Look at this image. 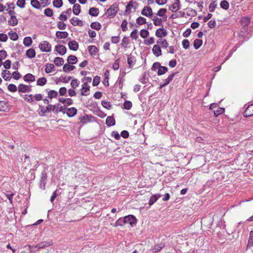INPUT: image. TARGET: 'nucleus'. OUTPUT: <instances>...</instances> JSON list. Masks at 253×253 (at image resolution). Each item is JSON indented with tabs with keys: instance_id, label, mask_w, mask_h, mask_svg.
Returning <instances> with one entry per match:
<instances>
[{
	"instance_id": "nucleus-1",
	"label": "nucleus",
	"mask_w": 253,
	"mask_h": 253,
	"mask_svg": "<svg viewBox=\"0 0 253 253\" xmlns=\"http://www.w3.org/2000/svg\"><path fill=\"white\" fill-rule=\"evenodd\" d=\"M118 10V4L115 2L112 4L107 10L106 14L107 15L108 18L111 19L115 17Z\"/></svg>"
},
{
	"instance_id": "nucleus-2",
	"label": "nucleus",
	"mask_w": 253,
	"mask_h": 253,
	"mask_svg": "<svg viewBox=\"0 0 253 253\" xmlns=\"http://www.w3.org/2000/svg\"><path fill=\"white\" fill-rule=\"evenodd\" d=\"M39 47L42 52H49L51 50V45L46 41H44L41 42L39 44Z\"/></svg>"
},
{
	"instance_id": "nucleus-3",
	"label": "nucleus",
	"mask_w": 253,
	"mask_h": 253,
	"mask_svg": "<svg viewBox=\"0 0 253 253\" xmlns=\"http://www.w3.org/2000/svg\"><path fill=\"white\" fill-rule=\"evenodd\" d=\"M123 222L125 224H128L133 226L136 223V219L133 215H128L124 217Z\"/></svg>"
},
{
	"instance_id": "nucleus-4",
	"label": "nucleus",
	"mask_w": 253,
	"mask_h": 253,
	"mask_svg": "<svg viewBox=\"0 0 253 253\" xmlns=\"http://www.w3.org/2000/svg\"><path fill=\"white\" fill-rule=\"evenodd\" d=\"M141 14L146 17H152L153 15L152 9L150 6H145L141 10Z\"/></svg>"
},
{
	"instance_id": "nucleus-5",
	"label": "nucleus",
	"mask_w": 253,
	"mask_h": 253,
	"mask_svg": "<svg viewBox=\"0 0 253 253\" xmlns=\"http://www.w3.org/2000/svg\"><path fill=\"white\" fill-rule=\"evenodd\" d=\"M152 52L156 57H159L162 55V51L161 46L159 44H155L152 48Z\"/></svg>"
},
{
	"instance_id": "nucleus-6",
	"label": "nucleus",
	"mask_w": 253,
	"mask_h": 253,
	"mask_svg": "<svg viewBox=\"0 0 253 253\" xmlns=\"http://www.w3.org/2000/svg\"><path fill=\"white\" fill-rule=\"evenodd\" d=\"M169 9L172 12H176L180 9V1L179 0H175L173 4L169 7Z\"/></svg>"
},
{
	"instance_id": "nucleus-7",
	"label": "nucleus",
	"mask_w": 253,
	"mask_h": 253,
	"mask_svg": "<svg viewBox=\"0 0 253 253\" xmlns=\"http://www.w3.org/2000/svg\"><path fill=\"white\" fill-rule=\"evenodd\" d=\"M10 110L8 103L4 101H0V111L7 112Z\"/></svg>"
},
{
	"instance_id": "nucleus-8",
	"label": "nucleus",
	"mask_w": 253,
	"mask_h": 253,
	"mask_svg": "<svg viewBox=\"0 0 253 253\" xmlns=\"http://www.w3.org/2000/svg\"><path fill=\"white\" fill-rule=\"evenodd\" d=\"M253 115V103L249 105L245 112H244V116L249 117Z\"/></svg>"
},
{
	"instance_id": "nucleus-9",
	"label": "nucleus",
	"mask_w": 253,
	"mask_h": 253,
	"mask_svg": "<svg viewBox=\"0 0 253 253\" xmlns=\"http://www.w3.org/2000/svg\"><path fill=\"white\" fill-rule=\"evenodd\" d=\"M155 35L158 38L165 37L167 35V32L163 28H159L156 31Z\"/></svg>"
},
{
	"instance_id": "nucleus-10",
	"label": "nucleus",
	"mask_w": 253,
	"mask_h": 253,
	"mask_svg": "<svg viewBox=\"0 0 253 253\" xmlns=\"http://www.w3.org/2000/svg\"><path fill=\"white\" fill-rule=\"evenodd\" d=\"M136 60L135 57L132 56L131 54L128 55L127 58V64L130 68H132L136 63Z\"/></svg>"
},
{
	"instance_id": "nucleus-11",
	"label": "nucleus",
	"mask_w": 253,
	"mask_h": 253,
	"mask_svg": "<svg viewBox=\"0 0 253 253\" xmlns=\"http://www.w3.org/2000/svg\"><path fill=\"white\" fill-rule=\"evenodd\" d=\"M55 48V50L61 55L65 54L67 51L66 47L63 45H56Z\"/></svg>"
},
{
	"instance_id": "nucleus-12",
	"label": "nucleus",
	"mask_w": 253,
	"mask_h": 253,
	"mask_svg": "<svg viewBox=\"0 0 253 253\" xmlns=\"http://www.w3.org/2000/svg\"><path fill=\"white\" fill-rule=\"evenodd\" d=\"M31 91L29 86L23 84H20L18 85V91L20 92H26Z\"/></svg>"
},
{
	"instance_id": "nucleus-13",
	"label": "nucleus",
	"mask_w": 253,
	"mask_h": 253,
	"mask_svg": "<svg viewBox=\"0 0 253 253\" xmlns=\"http://www.w3.org/2000/svg\"><path fill=\"white\" fill-rule=\"evenodd\" d=\"M77 113V110L75 107H71L67 109L66 114L68 117L71 118L75 116Z\"/></svg>"
},
{
	"instance_id": "nucleus-14",
	"label": "nucleus",
	"mask_w": 253,
	"mask_h": 253,
	"mask_svg": "<svg viewBox=\"0 0 253 253\" xmlns=\"http://www.w3.org/2000/svg\"><path fill=\"white\" fill-rule=\"evenodd\" d=\"M70 22L73 26H83V22L77 17H74L70 19Z\"/></svg>"
},
{
	"instance_id": "nucleus-15",
	"label": "nucleus",
	"mask_w": 253,
	"mask_h": 253,
	"mask_svg": "<svg viewBox=\"0 0 253 253\" xmlns=\"http://www.w3.org/2000/svg\"><path fill=\"white\" fill-rule=\"evenodd\" d=\"M68 45L70 49L72 50L76 51L79 48V44L75 41L69 42L68 43Z\"/></svg>"
},
{
	"instance_id": "nucleus-16",
	"label": "nucleus",
	"mask_w": 253,
	"mask_h": 253,
	"mask_svg": "<svg viewBox=\"0 0 253 253\" xmlns=\"http://www.w3.org/2000/svg\"><path fill=\"white\" fill-rule=\"evenodd\" d=\"M1 76L3 79L5 81H10L12 78L10 71L6 70L2 72Z\"/></svg>"
},
{
	"instance_id": "nucleus-17",
	"label": "nucleus",
	"mask_w": 253,
	"mask_h": 253,
	"mask_svg": "<svg viewBox=\"0 0 253 253\" xmlns=\"http://www.w3.org/2000/svg\"><path fill=\"white\" fill-rule=\"evenodd\" d=\"M55 71V67L53 64L47 63L45 65V72L46 73H50Z\"/></svg>"
},
{
	"instance_id": "nucleus-18",
	"label": "nucleus",
	"mask_w": 253,
	"mask_h": 253,
	"mask_svg": "<svg viewBox=\"0 0 253 253\" xmlns=\"http://www.w3.org/2000/svg\"><path fill=\"white\" fill-rule=\"evenodd\" d=\"M167 12V10L166 8H160L157 13V16H159L161 17H163L164 19H166L167 18L166 13Z\"/></svg>"
},
{
	"instance_id": "nucleus-19",
	"label": "nucleus",
	"mask_w": 253,
	"mask_h": 253,
	"mask_svg": "<svg viewBox=\"0 0 253 253\" xmlns=\"http://www.w3.org/2000/svg\"><path fill=\"white\" fill-rule=\"evenodd\" d=\"M160 197L161 195L160 194H155L150 197L149 201V206H152L154 204Z\"/></svg>"
},
{
	"instance_id": "nucleus-20",
	"label": "nucleus",
	"mask_w": 253,
	"mask_h": 253,
	"mask_svg": "<svg viewBox=\"0 0 253 253\" xmlns=\"http://www.w3.org/2000/svg\"><path fill=\"white\" fill-rule=\"evenodd\" d=\"M251 22V18L249 17H244L241 20V25L243 27H246Z\"/></svg>"
},
{
	"instance_id": "nucleus-21",
	"label": "nucleus",
	"mask_w": 253,
	"mask_h": 253,
	"mask_svg": "<svg viewBox=\"0 0 253 253\" xmlns=\"http://www.w3.org/2000/svg\"><path fill=\"white\" fill-rule=\"evenodd\" d=\"M106 124L108 126H111L115 125V120L113 117L109 116L106 118Z\"/></svg>"
},
{
	"instance_id": "nucleus-22",
	"label": "nucleus",
	"mask_w": 253,
	"mask_h": 253,
	"mask_svg": "<svg viewBox=\"0 0 253 253\" xmlns=\"http://www.w3.org/2000/svg\"><path fill=\"white\" fill-rule=\"evenodd\" d=\"M157 43L159 44L164 48H167L169 46V43L166 39H160L157 41Z\"/></svg>"
},
{
	"instance_id": "nucleus-23",
	"label": "nucleus",
	"mask_w": 253,
	"mask_h": 253,
	"mask_svg": "<svg viewBox=\"0 0 253 253\" xmlns=\"http://www.w3.org/2000/svg\"><path fill=\"white\" fill-rule=\"evenodd\" d=\"M88 52L92 55H95L98 52V49L95 45H90L88 47Z\"/></svg>"
},
{
	"instance_id": "nucleus-24",
	"label": "nucleus",
	"mask_w": 253,
	"mask_h": 253,
	"mask_svg": "<svg viewBox=\"0 0 253 253\" xmlns=\"http://www.w3.org/2000/svg\"><path fill=\"white\" fill-rule=\"evenodd\" d=\"M24 80L26 82H33L35 81V77L31 74H27L24 77Z\"/></svg>"
},
{
	"instance_id": "nucleus-25",
	"label": "nucleus",
	"mask_w": 253,
	"mask_h": 253,
	"mask_svg": "<svg viewBox=\"0 0 253 253\" xmlns=\"http://www.w3.org/2000/svg\"><path fill=\"white\" fill-rule=\"evenodd\" d=\"M152 20L153 21L154 25L158 26L162 25L163 20L161 18H158L156 16L152 17Z\"/></svg>"
},
{
	"instance_id": "nucleus-26",
	"label": "nucleus",
	"mask_w": 253,
	"mask_h": 253,
	"mask_svg": "<svg viewBox=\"0 0 253 253\" xmlns=\"http://www.w3.org/2000/svg\"><path fill=\"white\" fill-rule=\"evenodd\" d=\"M24 99L25 101L29 103L30 104H34L33 95L32 94H25L24 96Z\"/></svg>"
},
{
	"instance_id": "nucleus-27",
	"label": "nucleus",
	"mask_w": 253,
	"mask_h": 253,
	"mask_svg": "<svg viewBox=\"0 0 253 253\" xmlns=\"http://www.w3.org/2000/svg\"><path fill=\"white\" fill-rule=\"evenodd\" d=\"M53 62L55 65L57 66H61L63 65L64 61L62 58L57 57L54 58Z\"/></svg>"
},
{
	"instance_id": "nucleus-28",
	"label": "nucleus",
	"mask_w": 253,
	"mask_h": 253,
	"mask_svg": "<svg viewBox=\"0 0 253 253\" xmlns=\"http://www.w3.org/2000/svg\"><path fill=\"white\" fill-rule=\"evenodd\" d=\"M78 59L74 55H70L67 58V62L69 64H75L77 62Z\"/></svg>"
},
{
	"instance_id": "nucleus-29",
	"label": "nucleus",
	"mask_w": 253,
	"mask_h": 253,
	"mask_svg": "<svg viewBox=\"0 0 253 253\" xmlns=\"http://www.w3.org/2000/svg\"><path fill=\"white\" fill-rule=\"evenodd\" d=\"M26 54L30 58H34L36 56V51L33 48H30L26 51Z\"/></svg>"
},
{
	"instance_id": "nucleus-30",
	"label": "nucleus",
	"mask_w": 253,
	"mask_h": 253,
	"mask_svg": "<svg viewBox=\"0 0 253 253\" xmlns=\"http://www.w3.org/2000/svg\"><path fill=\"white\" fill-rule=\"evenodd\" d=\"M88 13L92 16H97L99 14V9L96 7H91L89 9Z\"/></svg>"
},
{
	"instance_id": "nucleus-31",
	"label": "nucleus",
	"mask_w": 253,
	"mask_h": 253,
	"mask_svg": "<svg viewBox=\"0 0 253 253\" xmlns=\"http://www.w3.org/2000/svg\"><path fill=\"white\" fill-rule=\"evenodd\" d=\"M68 34L67 32L57 31L56 33V36L59 39H65L68 37Z\"/></svg>"
},
{
	"instance_id": "nucleus-32",
	"label": "nucleus",
	"mask_w": 253,
	"mask_h": 253,
	"mask_svg": "<svg viewBox=\"0 0 253 253\" xmlns=\"http://www.w3.org/2000/svg\"><path fill=\"white\" fill-rule=\"evenodd\" d=\"M73 12L76 15H78L80 14L81 12V6L79 4H74L73 7Z\"/></svg>"
},
{
	"instance_id": "nucleus-33",
	"label": "nucleus",
	"mask_w": 253,
	"mask_h": 253,
	"mask_svg": "<svg viewBox=\"0 0 253 253\" xmlns=\"http://www.w3.org/2000/svg\"><path fill=\"white\" fill-rule=\"evenodd\" d=\"M75 68V67L73 65H71L69 64H65L63 67V71L65 72L73 71Z\"/></svg>"
},
{
	"instance_id": "nucleus-34",
	"label": "nucleus",
	"mask_w": 253,
	"mask_h": 253,
	"mask_svg": "<svg viewBox=\"0 0 253 253\" xmlns=\"http://www.w3.org/2000/svg\"><path fill=\"white\" fill-rule=\"evenodd\" d=\"M253 246V231H251L250 233L247 248H251Z\"/></svg>"
},
{
	"instance_id": "nucleus-35",
	"label": "nucleus",
	"mask_w": 253,
	"mask_h": 253,
	"mask_svg": "<svg viewBox=\"0 0 253 253\" xmlns=\"http://www.w3.org/2000/svg\"><path fill=\"white\" fill-rule=\"evenodd\" d=\"M168 69L165 66L160 65L158 68V75L159 76L162 75L168 72Z\"/></svg>"
},
{
	"instance_id": "nucleus-36",
	"label": "nucleus",
	"mask_w": 253,
	"mask_h": 253,
	"mask_svg": "<svg viewBox=\"0 0 253 253\" xmlns=\"http://www.w3.org/2000/svg\"><path fill=\"white\" fill-rule=\"evenodd\" d=\"M129 43V40L128 38L127 37H124L122 40L121 45L124 48H126Z\"/></svg>"
},
{
	"instance_id": "nucleus-37",
	"label": "nucleus",
	"mask_w": 253,
	"mask_h": 253,
	"mask_svg": "<svg viewBox=\"0 0 253 253\" xmlns=\"http://www.w3.org/2000/svg\"><path fill=\"white\" fill-rule=\"evenodd\" d=\"M109 72L108 70H106L104 73V80L103 82V84L106 86H108L109 85Z\"/></svg>"
},
{
	"instance_id": "nucleus-38",
	"label": "nucleus",
	"mask_w": 253,
	"mask_h": 253,
	"mask_svg": "<svg viewBox=\"0 0 253 253\" xmlns=\"http://www.w3.org/2000/svg\"><path fill=\"white\" fill-rule=\"evenodd\" d=\"M90 87H82L81 89V94L83 96H87L90 93Z\"/></svg>"
},
{
	"instance_id": "nucleus-39",
	"label": "nucleus",
	"mask_w": 253,
	"mask_h": 253,
	"mask_svg": "<svg viewBox=\"0 0 253 253\" xmlns=\"http://www.w3.org/2000/svg\"><path fill=\"white\" fill-rule=\"evenodd\" d=\"M32 38L30 37L24 38L23 40V44L26 46H30L32 44Z\"/></svg>"
},
{
	"instance_id": "nucleus-40",
	"label": "nucleus",
	"mask_w": 253,
	"mask_h": 253,
	"mask_svg": "<svg viewBox=\"0 0 253 253\" xmlns=\"http://www.w3.org/2000/svg\"><path fill=\"white\" fill-rule=\"evenodd\" d=\"M203 44V41L200 39H196L194 42V47L196 49H199Z\"/></svg>"
},
{
	"instance_id": "nucleus-41",
	"label": "nucleus",
	"mask_w": 253,
	"mask_h": 253,
	"mask_svg": "<svg viewBox=\"0 0 253 253\" xmlns=\"http://www.w3.org/2000/svg\"><path fill=\"white\" fill-rule=\"evenodd\" d=\"M225 109L224 108L217 107L216 109L214 110V115L215 116L217 117L220 114H222L224 112Z\"/></svg>"
},
{
	"instance_id": "nucleus-42",
	"label": "nucleus",
	"mask_w": 253,
	"mask_h": 253,
	"mask_svg": "<svg viewBox=\"0 0 253 253\" xmlns=\"http://www.w3.org/2000/svg\"><path fill=\"white\" fill-rule=\"evenodd\" d=\"M8 35L10 40L12 41H16L18 38V35L15 32L10 31L8 33Z\"/></svg>"
},
{
	"instance_id": "nucleus-43",
	"label": "nucleus",
	"mask_w": 253,
	"mask_h": 253,
	"mask_svg": "<svg viewBox=\"0 0 253 253\" xmlns=\"http://www.w3.org/2000/svg\"><path fill=\"white\" fill-rule=\"evenodd\" d=\"M47 83V80L45 78L42 77L39 79L37 81V84L40 86H43Z\"/></svg>"
},
{
	"instance_id": "nucleus-44",
	"label": "nucleus",
	"mask_w": 253,
	"mask_h": 253,
	"mask_svg": "<svg viewBox=\"0 0 253 253\" xmlns=\"http://www.w3.org/2000/svg\"><path fill=\"white\" fill-rule=\"evenodd\" d=\"M48 113L46 110V107H44L42 105H40V111L39 114L41 116H43L46 113Z\"/></svg>"
},
{
	"instance_id": "nucleus-45",
	"label": "nucleus",
	"mask_w": 253,
	"mask_h": 253,
	"mask_svg": "<svg viewBox=\"0 0 253 253\" xmlns=\"http://www.w3.org/2000/svg\"><path fill=\"white\" fill-rule=\"evenodd\" d=\"M31 4L33 7L36 9H39L41 7V3L38 0H31Z\"/></svg>"
},
{
	"instance_id": "nucleus-46",
	"label": "nucleus",
	"mask_w": 253,
	"mask_h": 253,
	"mask_svg": "<svg viewBox=\"0 0 253 253\" xmlns=\"http://www.w3.org/2000/svg\"><path fill=\"white\" fill-rule=\"evenodd\" d=\"M9 24L11 26H15L18 24V20L16 16H11L10 20L8 21Z\"/></svg>"
},
{
	"instance_id": "nucleus-47",
	"label": "nucleus",
	"mask_w": 253,
	"mask_h": 253,
	"mask_svg": "<svg viewBox=\"0 0 253 253\" xmlns=\"http://www.w3.org/2000/svg\"><path fill=\"white\" fill-rule=\"evenodd\" d=\"M136 23L139 25H141L146 23V19L143 17L140 16L136 20Z\"/></svg>"
},
{
	"instance_id": "nucleus-48",
	"label": "nucleus",
	"mask_w": 253,
	"mask_h": 253,
	"mask_svg": "<svg viewBox=\"0 0 253 253\" xmlns=\"http://www.w3.org/2000/svg\"><path fill=\"white\" fill-rule=\"evenodd\" d=\"M47 95L48 98L52 99L53 98L56 97L57 96L58 93L55 90H51L48 92Z\"/></svg>"
},
{
	"instance_id": "nucleus-49",
	"label": "nucleus",
	"mask_w": 253,
	"mask_h": 253,
	"mask_svg": "<svg viewBox=\"0 0 253 253\" xmlns=\"http://www.w3.org/2000/svg\"><path fill=\"white\" fill-rule=\"evenodd\" d=\"M90 27L93 29L99 30L101 29V25L100 23L98 22H94L91 23Z\"/></svg>"
},
{
	"instance_id": "nucleus-50",
	"label": "nucleus",
	"mask_w": 253,
	"mask_h": 253,
	"mask_svg": "<svg viewBox=\"0 0 253 253\" xmlns=\"http://www.w3.org/2000/svg\"><path fill=\"white\" fill-rule=\"evenodd\" d=\"M220 5L224 9L227 10L229 7V2L225 0H222L220 2Z\"/></svg>"
},
{
	"instance_id": "nucleus-51",
	"label": "nucleus",
	"mask_w": 253,
	"mask_h": 253,
	"mask_svg": "<svg viewBox=\"0 0 253 253\" xmlns=\"http://www.w3.org/2000/svg\"><path fill=\"white\" fill-rule=\"evenodd\" d=\"M133 7V2L130 1L126 6L125 9V13H129L131 11V8Z\"/></svg>"
},
{
	"instance_id": "nucleus-52",
	"label": "nucleus",
	"mask_w": 253,
	"mask_h": 253,
	"mask_svg": "<svg viewBox=\"0 0 253 253\" xmlns=\"http://www.w3.org/2000/svg\"><path fill=\"white\" fill-rule=\"evenodd\" d=\"M149 31L145 29H142L140 32V35L143 39L146 38L149 36Z\"/></svg>"
},
{
	"instance_id": "nucleus-53",
	"label": "nucleus",
	"mask_w": 253,
	"mask_h": 253,
	"mask_svg": "<svg viewBox=\"0 0 253 253\" xmlns=\"http://www.w3.org/2000/svg\"><path fill=\"white\" fill-rule=\"evenodd\" d=\"M176 74V73H173L170 74L168 77L165 80V83L167 84H169L173 79L174 77Z\"/></svg>"
},
{
	"instance_id": "nucleus-54",
	"label": "nucleus",
	"mask_w": 253,
	"mask_h": 253,
	"mask_svg": "<svg viewBox=\"0 0 253 253\" xmlns=\"http://www.w3.org/2000/svg\"><path fill=\"white\" fill-rule=\"evenodd\" d=\"M53 5L54 7L60 8L63 5V1L62 0H54Z\"/></svg>"
},
{
	"instance_id": "nucleus-55",
	"label": "nucleus",
	"mask_w": 253,
	"mask_h": 253,
	"mask_svg": "<svg viewBox=\"0 0 253 253\" xmlns=\"http://www.w3.org/2000/svg\"><path fill=\"white\" fill-rule=\"evenodd\" d=\"M138 31L136 29H135L130 34V37L131 39L136 40L138 38Z\"/></svg>"
},
{
	"instance_id": "nucleus-56",
	"label": "nucleus",
	"mask_w": 253,
	"mask_h": 253,
	"mask_svg": "<svg viewBox=\"0 0 253 253\" xmlns=\"http://www.w3.org/2000/svg\"><path fill=\"white\" fill-rule=\"evenodd\" d=\"M121 28L123 32H126L127 30V22L126 20H123L121 24Z\"/></svg>"
},
{
	"instance_id": "nucleus-57",
	"label": "nucleus",
	"mask_w": 253,
	"mask_h": 253,
	"mask_svg": "<svg viewBox=\"0 0 253 253\" xmlns=\"http://www.w3.org/2000/svg\"><path fill=\"white\" fill-rule=\"evenodd\" d=\"M80 84L79 81L77 79H74L71 83V86L73 88H76L79 86Z\"/></svg>"
},
{
	"instance_id": "nucleus-58",
	"label": "nucleus",
	"mask_w": 253,
	"mask_h": 253,
	"mask_svg": "<svg viewBox=\"0 0 253 253\" xmlns=\"http://www.w3.org/2000/svg\"><path fill=\"white\" fill-rule=\"evenodd\" d=\"M217 6V4L216 3L215 1H212L209 6V10L211 12H212L214 11L215 8H216Z\"/></svg>"
},
{
	"instance_id": "nucleus-59",
	"label": "nucleus",
	"mask_w": 253,
	"mask_h": 253,
	"mask_svg": "<svg viewBox=\"0 0 253 253\" xmlns=\"http://www.w3.org/2000/svg\"><path fill=\"white\" fill-rule=\"evenodd\" d=\"M44 14L48 17H51L53 14L52 10L49 8H46L44 10Z\"/></svg>"
},
{
	"instance_id": "nucleus-60",
	"label": "nucleus",
	"mask_w": 253,
	"mask_h": 253,
	"mask_svg": "<svg viewBox=\"0 0 253 253\" xmlns=\"http://www.w3.org/2000/svg\"><path fill=\"white\" fill-rule=\"evenodd\" d=\"M183 47L186 49H188L190 46V42L187 39H184L182 42Z\"/></svg>"
},
{
	"instance_id": "nucleus-61",
	"label": "nucleus",
	"mask_w": 253,
	"mask_h": 253,
	"mask_svg": "<svg viewBox=\"0 0 253 253\" xmlns=\"http://www.w3.org/2000/svg\"><path fill=\"white\" fill-rule=\"evenodd\" d=\"M124 108L126 110H129L132 107V103L129 101H126L124 103Z\"/></svg>"
},
{
	"instance_id": "nucleus-62",
	"label": "nucleus",
	"mask_w": 253,
	"mask_h": 253,
	"mask_svg": "<svg viewBox=\"0 0 253 253\" xmlns=\"http://www.w3.org/2000/svg\"><path fill=\"white\" fill-rule=\"evenodd\" d=\"M119 63H120V59H117L115 61L114 64H113V69L114 70H117L119 69V67H120Z\"/></svg>"
},
{
	"instance_id": "nucleus-63",
	"label": "nucleus",
	"mask_w": 253,
	"mask_h": 253,
	"mask_svg": "<svg viewBox=\"0 0 253 253\" xmlns=\"http://www.w3.org/2000/svg\"><path fill=\"white\" fill-rule=\"evenodd\" d=\"M100 83V77L98 76H96L94 77L93 82H92V85L93 86H97Z\"/></svg>"
},
{
	"instance_id": "nucleus-64",
	"label": "nucleus",
	"mask_w": 253,
	"mask_h": 253,
	"mask_svg": "<svg viewBox=\"0 0 253 253\" xmlns=\"http://www.w3.org/2000/svg\"><path fill=\"white\" fill-rule=\"evenodd\" d=\"M8 89L11 92H14L17 90V87L14 84H10L8 86Z\"/></svg>"
}]
</instances>
